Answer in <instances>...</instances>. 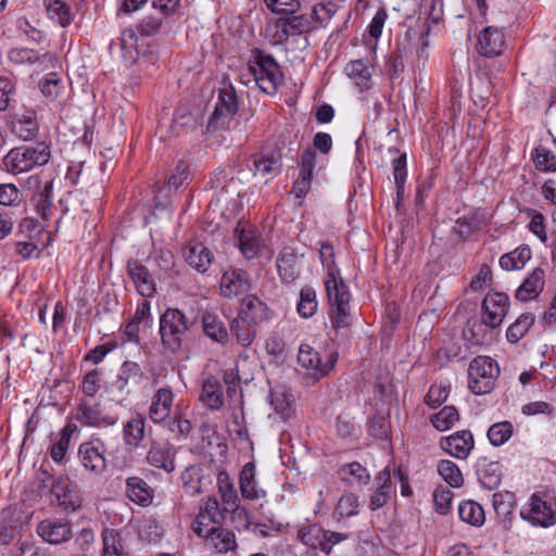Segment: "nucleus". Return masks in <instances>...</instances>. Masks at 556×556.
Here are the masks:
<instances>
[{
	"mask_svg": "<svg viewBox=\"0 0 556 556\" xmlns=\"http://www.w3.org/2000/svg\"><path fill=\"white\" fill-rule=\"evenodd\" d=\"M248 71L260 89L267 94L276 93L283 80L280 66L274 56L260 49L252 50Z\"/></svg>",
	"mask_w": 556,
	"mask_h": 556,
	"instance_id": "obj_4",
	"label": "nucleus"
},
{
	"mask_svg": "<svg viewBox=\"0 0 556 556\" xmlns=\"http://www.w3.org/2000/svg\"><path fill=\"white\" fill-rule=\"evenodd\" d=\"M41 93L50 101H54L62 88L61 80L55 73H49L39 85Z\"/></svg>",
	"mask_w": 556,
	"mask_h": 556,
	"instance_id": "obj_62",
	"label": "nucleus"
},
{
	"mask_svg": "<svg viewBox=\"0 0 556 556\" xmlns=\"http://www.w3.org/2000/svg\"><path fill=\"white\" fill-rule=\"evenodd\" d=\"M102 556H126L121 532L108 528L102 531Z\"/></svg>",
	"mask_w": 556,
	"mask_h": 556,
	"instance_id": "obj_42",
	"label": "nucleus"
},
{
	"mask_svg": "<svg viewBox=\"0 0 556 556\" xmlns=\"http://www.w3.org/2000/svg\"><path fill=\"white\" fill-rule=\"evenodd\" d=\"M174 403V393L170 388H160L151 397L149 418L154 424H161L169 417Z\"/></svg>",
	"mask_w": 556,
	"mask_h": 556,
	"instance_id": "obj_24",
	"label": "nucleus"
},
{
	"mask_svg": "<svg viewBox=\"0 0 556 556\" xmlns=\"http://www.w3.org/2000/svg\"><path fill=\"white\" fill-rule=\"evenodd\" d=\"M514 433V426L510 421L504 420L493 424L488 430V439L494 446L505 444Z\"/></svg>",
	"mask_w": 556,
	"mask_h": 556,
	"instance_id": "obj_57",
	"label": "nucleus"
},
{
	"mask_svg": "<svg viewBox=\"0 0 556 556\" xmlns=\"http://www.w3.org/2000/svg\"><path fill=\"white\" fill-rule=\"evenodd\" d=\"M459 518L472 526H481L484 521V510L473 501H464L458 507Z\"/></svg>",
	"mask_w": 556,
	"mask_h": 556,
	"instance_id": "obj_53",
	"label": "nucleus"
},
{
	"mask_svg": "<svg viewBox=\"0 0 556 556\" xmlns=\"http://www.w3.org/2000/svg\"><path fill=\"white\" fill-rule=\"evenodd\" d=\"M20 531V522L14 519L11 510L0 514V544L9 545Z\"/></svg>",
	"mask_w": 556,
	"mask_h": 556,
	"instance_id": "obj_52",
	"label": "nucleus"
},
{
	"mask_svg": "<svg viewBox=\"0 0 556 556\" xmlns=\"http://www.w3.org/2000/svg\"><path fill=\"white\" fill-rule=\"evenodd\" d=\"M438 472L442 479L452 488H459L464 483V477L458 466L448 459L438 464Z\"/></svg>",
	"mask_w": 556,
	"mask_h": 556,
	"instance_id": "obj_55",
	"label": "nucleus"
},
{
	"mask_svg": "<svg viewBox=\"0 0 556 556\" xmlns=\"http://www.w3.org/2000/svg\"><path fill=\"white\" fill-rule=\"evenodd\" d=\"M531 250L528 245L522 244L514 251L506 253L500 258V266L504 270H519L525 267L531 258Z\"/></svg>",
	"mask_w": 556,
	"mask_h": 556,
	"instance_id": "obj_41",
	"label": "nucleus"
},
{
	"mask_svg": "<svg viewBox=\"0 0 556 556\" xmlns=\"http://www.w3.org/2000/svg\"><path fill=\"white\" fill-rule=\"evenodd\" d=\"M527 214L531 217V220L528 225L529 230L538 237V239L542 243L547 242V232L545 225V217L542 213L536 212L534 210H527Z\"/></svg>",
	"mask_w": 556,
	"mask_h": 556,
	"instance_id": "obj_60",
	"label": "nucleus"
},
{
	"mask_svg": "<svg viewBox=\"0 0 556 556\" xmlns=\"http://www.w3.org/2000/svg\"><path fill=\"white\" fill-rule=\"evenodd\" d=\"M202 327L203 332L210 339L218 343H225L228 341V331L224 323L216 315L205 313L202 316Z\"/></svg>",
	"mask_w": 556,
	"mask_h": 556,
	"instance_id": "obj_43",
	"label": "nucleus"
},
{
	"mask_svg": "<svg viewBox=\"0 0 556 556\" xmlns=\"http://www.w3.org/2000/svg\"><path fill=\"white\" fill-rule=\"evenodd\" d=\"M126 274L132 281L136 291L143 298H152L156 285L149 268L137 258H129L126 264Z\"/></svg>",
	"mask_w": 556,
	"mask_h": 556,
	"instance_id": "obj_14",
	"label": "nucleus"
},
{
	"mask_svg": "<svg viewBox=\"0 0 556 556\" xmlns=\"http://www.w3.org/2000/svg\"><path fill=\"white\" fill-rule=\"evenodd\" d=\"M349 534L343 532L330 531L318 525H308L299 529L298 539L307 547L319 549L325 554H330L333 546L349 539Z\"/></svg>",
	"mask_w": 556,
	"mask_h": 556,
	"instance_id": "obj_6",
	"label": "nucleus"
},
{
	"mask_svg": "<svg viewBox=\"0 0 556 556\" xmlns=\"http://www.w3.org/2000/svg\"><path fill=\"white\" fill-rule=\"evenodd\" d=\"M50 159V147L46 142H38L11 149L3 157V166L8 173L18 175L46 165Z\"/></svg>",
	"mask_w": 556,
	"mask_h": 556,
	"instance_id": "obj_2",
	"label": "nucleus"
},
{
	"mask_svg": "<svg viewBox=\"0 0 556 556\" xmlns=\"http://www.w3.org/2000/svg\"><path fill=\"white\" fill-rule=\"evenodd\" d=\"M533 160L535 167L541 172L556 170V156L551 150L544 147H538L534 150Z\"/></svg>",
	"mask_w": 556,
	"mask_h": 556,
	"instance_id": "obj_59",
	"label": "nucleus"
},
{
	"mask_svg": "<svg viewBox=\"0 0 556 556\" xmlns=\"http://www.w3.org/2000/svg\"><path fill=\"white\" fill-rule=\"evenodd\" d=\"M458 233L467 238L473 232L482 229L488 225L485 213L482 210H477L468 215L459 217L456 222Z\"/></svg>",
	"mask_w": 556,
	"mask_h": 556,
	"instance_id": "obj_39",
	"label": "nucleus"
},
{
	"mask_svg": "<svg viewBox=\"0 0 556 556\" xmlns=\"http://www.w3.org/2000/svg\"><path fill=\"white\" fill-rule=\"evenodd\" d=\"M448 392V386L432 384L425 396V403L430 407L435 408L446 401Z\"/></svg>",
	"mask_w": 556,
	"mask_h": 556,
	"instance_id": "obj_64",
	"label": "nucleus"
},
{
	"mask_svg": "<svg viewBox=\"0 0 556 556\" xmlns=\"http://www.w3.org/2000/svg\"><path fill=\"white\" fill-rule=\"evenodd\" d=\"M277 268L282 280L292 282L300 273L296 255L293 252H283L277 258Z\"/></svg>",
	"mask_w": 556,
	"mask_h": 556,
	"instance_id": "obj_49",
	"label": "nucleus"
},
{
	"mask_svg": "<svg viewBox=\"0 0 556 556\" xmlns=\"http://www.w3.org/2000/svg\"><path fill=\"white\" fill-rule=\"evenodd\" d=\"M236 232L238 233V247L242 255L247 260L256 257L260 250V240L257 233L253 230H239L238 228L236 229Z\"/></svg>",
	"mask_w": 556,
	"mask_h": 556,
	"instance_id": "obj_46",
	"label": "nucleus"
},
{
	"mask_svg": "<svg viewBox=\"0 0 556 556\" xmlns=\"http://www.w3.org/2000/svg\"><path fill=\"white\" fill-rule=\"evenodd\" d=\"M337 356L330 354L326 362H323L319 353L308 344H301L298 353V363L301 367L311 370L312 376L318 380L327 376L334 367Z\"/></svg>",
	"mask_w": 556,
	"mask_h": 556,
	"instance_id": "obj_12",
	"label": "nucleus"
},
{
	"mask_svg": "<svg viewBox=\"0 0 556 556\" xmlns=\"http://www.w3.org/2000/svg\"><path fill=\"white\" fill-rule=\"evenodd\" d=\"M515 496L511 492H496L492 496V505L498 515L506 516L510 514Z\"/></svg>",
	"mask_w": 556,
	"mask_h": 556,
	"instance_id": "obj_63",
	"label": "nucleus"
},
{
	"mask_svg": "<svg viewBox=\"0 0 556 556\" xmlns=\"http://www.w3.org/2000/svg\"><path fill=\"white\" fill-rule=\"evenodd\" d=\"M181 483L185 493L195 496L204 492V473L200 466L192 465L187 467L181 473Z\"/></svg>",
	"mask_w": 556,
	"mask_h": 556,
	"instance_id": "obj_32",
	"label": "nucleus"
},
{
	"mask_svg": "<svg viewBox=\"0 0 556 556\" xmlns=\"http://www.w3.org/2000/svg\"><path fill=\"white\" fill-rule=\"evenodd\" d=\"M49 16L62 27L68 26L73 21L71 8L62 0H45Z\"/></svg>",
	"mask_w": 556,
	"mask_h": 556,
	"instance_id": "obj_50",
	"label": "nucleus"
},
{
	"mask_svg": "<svg viewBox=\"0 0 556 556\" xmlns=\"http://www.w3.org/2000/svg\"><path fill=\"white\" fill-rule=\"evenodd\" d=\"M185 258L190 266L204 273L212 263V253L203 243L197 242L187 248Z\"/></svg>",
	"mask_w": 556,
	"mask_h": 556,
	"instance_id": "obj_30",
	"label": "nucleus"
},
{
	"mask_svg": "<svg viewBox=\"0 0 556 556\" xmlns=\"http://www.w3.org/2000/svg\"><path fill=\"white\" fill-rule=\"evenodd\" d=\"M253 174L265 180L278 176L282 167V155L280 150H262L252 155Z\"/></svg>",
	"mask_w": 556,
	"mask_h": 556,
	"instance_id": "obj_15",
	"label": "nucleus"
},
{
	"mask_svg": "<svg viewBox=\"0 0 556 556\" xmlns=\"http://www.w3.org/2000/svg\"><path fill=\"white\" fill-rule=\"evenodd\" d=\"M144 377V372L138 363L125 361L121 366L116 387L119 391H124L129 384H140Z\"/></svg>",
	"mask_w": 556,
	"mask_h": 556,
	"instance_id": "obj_35",
	"label": "nucleus"
},
{
	"mask_svg": "<svg viewBox=\"0 0 556 556\" xmlns=\"http://www.w3.org/2000/svg\"><path fill=\"white\" fill-rule=\"evenodd\" d=\"M146 433V419L142 415L132 416L123 427V438L127 446L138 447Z\"/></svg>",
	"mask_w": 556,
	"mask_h": 556,
	"instance_id": "obj_31",
	"label": "nucleus"
},
{
	"mask_svg": "<svg viewBox=\"0 0 556 556\" xmlns=\"http://www.w3.org/2000/svg\"><path fill=\"white\" fill-rule=\"evenodd\" d=\"M238 112L237 96L232 87L219 91L213 115L208 122V129L228 128L232 117Z\"/></svg>",
	"mask_w": 556,
	"mask_h": 556,
	"instance_id": "obj_10",
	"label": "nucleus"
},
{
	"mask_svg": "<svg viewBox=\"0 0 556 556\" xmlns=\"http://www.w3.org/2000/svg\"><path fill=\"white\" fill-rule=\"evenodd\" d=\"M230 332L239 344L249 346L256 337V326L238 314L231 321Z\"/></svg>",
	"mask_w": 556,
	"mask_h": 556,
	"instance_id": "obj_40",
	"label": "nucleus"
},
{
	"mask_svg": "<svg viewBox=\"0 0 556 556\" xmlns=\"http://www.w3.org/2000/svg\"><path fill=\"white\" fill-rule=\"evenodd\" d=\"M251 291V280L248 271L243 269L226 270L220 279V292L225 298L238 299L249 295Z\"/></svg>",
	"mask_w": 556,
	"mask_h": 556,
	"instance_id": "obj_13",
	"label": "nucleus"
},
{
	"mask_svg": "<svg viewBox=\"0 0 556 556\" xmlns=\"http://www.w3.org/2000/svg\"><path fill=\"white\" fill-rule=\"evenodd\" d=\"M534 323L531 313L521 314L507 329L506 338L510 343H517L528 332Z\"/></svg>",
	"mask_w": 556,
	"mask_h": 556,
	"instance_id": "obj_54",
	"label": "nucleus"
},
{
	"mask_svg": "<svg viewBox=\"0 0 556 556\" xmlns=\"http://www.w3.org/2000/svg\"><path fill=\"white\" fill-rule=\"evenodd\" d=\"M147 462L151 466L163 469L166 472L175 470V453L170 448L157 444L151 445L147 454Z\"/></svg>",
	"mask_w": 556,
	"mask_h": 556,
	"instance_id": "obj_34",
	"label": "nucleus"
},
{
	"mask_svg": "<svg viewBox=\"0 0 556 556\" xmlns=\"http://www.w3.org/2000/svg\"><path fill=\"white\" fill-rule=\"evenodd\" d=\"M126 495L135 504L147 507L153 501V489L140 477L126 480Z\"/></svg>",
	"mask_w": 556,
	"mask_h": 556,
	"instance_id": "obj_29",
	"label": "nucleus"
},
{
	"mask_svg": "<svg viewBox=\"0 0 556 556\" xmlns=\"http://www.w3.org/2000/svg\"><path fill=\"white\" fill-rule=\"evenodd\" d=\"M138 38L136 31L132 28H126L121 33L117 41L111 43V49L117 46L122 51L124 60L128 64H134L138 56Z\"/></svg>",
	"mask_w": 556,
	"mask_h": 556,
	"instance_id": "obj_38",
	"label": "nucleus"
},
{
	"mask_svg": "<svg viewBox=\"0 0 556 556\" xmlns=\"http://www.w3.org/2000/svg\"><path fill=\"white\" fill-rule=\"evenodd\" d=\"M500 368L489 356H477L468 367V387L472 393L481 395L489 393L493 387Z\"/></svg>",
	"mask_w": 556,
	"mask_h": 556,
	"instance_id": "obj_5",
	"label": "nucleus"
},
{
	"mask_svg": "<svg viewBox=\"0 0 556 556\" xmlns=\"http://www.w3.org/2000/svg\"><path fill=\"white\" fill-rule=\"evenodd\" d=\"M78 457L85 469L92 473L99 475L106 468V460L100 441H90L80 444Z\"/></svg>",
	"mask_w": 556,
	"mask_h": 556,
	"instance_id": "obj_18",
	"label": "nucleus"
},
{
	"mask_svg": "<svg viewBox=\"0 0 556 556\" xmlns=\"http://www.w3.org/2000/svg\"><path fill=\"white\" fill-rule=\"evenodd\" d=\"M238 314L256 327L271 317V311L267 304L254 294H249L241 299Z\"/></svg>",
	"mask_w": 556,
	"mask_h": 556,
	"instance_id": "obj_20",
	"label": "nucleus"
},
{
	"mask_svg": "<svg viewBox=\"0 0 556 556\" xmlns=\"http://www.w3.org/2000/svg\"><path fill=\"white\" fill-rule=\"evenodd\" d=\"M194 320L178 308H167L160 317V334L163 346L176 353L181 350Z\"/></svg>",
	"mask_w": 556,
	"mask_h": 556,
	"instance_id": "obj_3",
	"label": "nucleus"
},
{
	"mask_svg": "<svg viewBox=\"0 0 556 556\" xmlns=\"http://www.w3.org/2000/svg\"><path fill=\"white\" fill-rule=\"evenodd\" d=\"M376 481H378L379 485L370 496L369 508L371 510L381 508L389 500L391 490L390 471L384 469L379 472V475L376 477Z\"/></svg>",
	"mask_w": 556,
	"mask_h": 556,
	"instance_id": "obj_44",
	"label": "nucleus"
},
{
	"mask_svg": "<svg viewBox=\"0 0 556 556\" xmlns=\"http://www.w3.org/2000/svg\"><path fill=\"white\" fill-rule=\"evenodd\" d=\"M348 75L362 89L371 88V73L363 60L351 61L346 66Z\"/></svg>",
	"mask_w": 556,
	"mask_h": 556,
	"instance_id": "obj_45",
	"label": "nucleus"
},
{
	"mask_svg": "<svg viewBox=\"0 0 556 556\" xmlns=\"http://www.w3.org/2000/svg\"><path fill=\"white\" fill-rule=\"evenodd\" d=\"M482 325L495 329L500 327L509 309V298L503 292H488L482 301Z\"/></svg>",
	"mask_w": 556,
	"mask_h": 556,
	"instance_id": "obj_9",
	"label": "nucleus"
},
{
	"mask_svg": "<svg viewBox=\"0 0 556 556\" xmlns=\"http://www.w3.org/2000/svg\"><path fill=\"white\" fill-rule=\"evenodd\" d=\"M220 508L216 497H207L200 505L199 513L192 522V530L197 535H205L213 528L223 526L226 520V511Z\"/></svg>",
	"mask_w": 556,
	"mask_h": 556,
	"instance_id": "obj_7",
	"label": "nucleus"
},
{
	"mask_svg": "<svg viewBox=\"0 0 556 556\" xmlns=\"http://www.w3.org/2000/svg\"><path fill=\"white\" fill-rule=\"evenodd\" d=\"M317 294L313 287L304 286L300 291V301L296 305L299 315L303 318H309L317 312Z\"/></svg>",
	"mask_w": 556,
	"mask_h": 556,
	"instance_id": "obj_48",
	"label": "nucleus"
},
{
	"mask_svg": "<svg viewBox=\"0 0 556 556\" xmlns=\"http://www.w3.org/2000/svg\"><path fill=\"white\" fill-rule=\"evenodd\" d=\"M340 479L349 485H366L370 481L368 470L358 462L343 465L339 471Z\"/></svg>",
	"mask_w": 556,
	"mask_h": 556,
	"instance_id": "obj_36",
	"label": "nucleus"
},
{
	"mask_svg": "<svg viewBox=\"0 0 556 556\" xmlns=\"http://www.w3.org/2000/svg\"><path fill=\"white\" fill-rule=\"evenodd\" d=\"M328 303L330 305V323L334 330L349 327L351 324V293L340 271L326 274L324 280Z\"/></svg>",
	"mask_w": 556,
	"mask_h": 556,
	"instance_id": "obj_1",
	"label": "nucleus"
},
{
	"mask_svg": "<svg viewBox=\"0 0 556 556\" xmlns=\"http://www.w3.org/2000/svg\"><path fill=\"white\" fill-rule=\"evenodd\" d=\"M275 26L281 34V40L309 33L314 28L312 17L307 14L285 15L276 20Z\"/></svg>",
	"mask_w": 556,
	"mask_h": 556,
	"instance_id": "obj_19",
	"label": "nucleus"
},
{
	"mask_svg": "<svg viewBox=\"0 0 556 556\" xmlns=\"http://www.w3.org/2000/svg\"><path fill=\"white\" fill-rule=\"evenodd\" d=\"M240 492L243 498L253 501L265 497L266 492L257 486L255 480V465L253 463H247L239 477Z\"/></svg>",
	"mask_w": 556,
	"mask_h": 556,
	"instance_id": "obj_28",
	"label": "nucleus"
},
{
	"mask_svg": "<svg viewBox=\"0 0 556 556\" xmlns=\"http://www.w3.org/2000/svg\"><path fill=\"white\" fill-rule=\"evenodd\" d=\"M8 58L11 63L16 65L35 64L46 60L51 61L52 54L45 53L40 55L37 51L27 48H13L9 51Z\"/></svg>",
	"mask_w": 556,
	"mask_h": 556,
	"instance_id": "obj_47",
	"label": "nucleus"
},
{
	"mask_svg": "<svg viewBox=\"0 0 556 556\" xmlns=\"http://www.w3.org/2000/svg\"><path fill=\"white\" fill-rule=\"evenodd\" d=\"M37 534L49 544H61L72 538V525L62 518H47L37 526Z\"/></svg>",
	"mask_w": 556,
	"mask_h": 556,
	"instance_id": "obj_16",
	"label": "nucleus"
},
{
	"mask_svg": "<svg viewBox=\"0 0 556 556\" xmlns=\"http://www.w3.org/2000/svg\"><path fill=\"white\" fill-rule=\"evenodd\" d=\"M76 419L85 426L108 427L116 422V417L102 415L100 404L81 400L77 406Z\"/></svg>",
	"mask_w": 556,
	"mask_h": 556,
	"instance_id": "obj_21",
	"label": "nucleus"
},
{
	"mask_svg": "<svg viewBox=\"0 0 556 556\" xmlns=\"http://www.w3.org/2000/svg\"><path fill=\"white\" fill-rule=\"evenodd\" d=\"M199 401L211 410H219L224 406L223 386L216 377L211 376L203 381Z\"/></svg>",
	"mask_w": 556,
	"mask_h": 556,
	"instance_id": "obj_27",
	"label": "nucleus"
},
{
	"mask_svg": "<svg viewBox=\"0 0 556 556\" xmlns=\"http://www.w3.org/2000/svg\"><path fill=\"white\" fill-rule=\"evenodd\" d=\"M545 285V273L536 267L527 275L520 287L516 290V299L522 302L534 300L543 291Z\"/></svg>",
	"mask_w": 556,
	"mask_h": 556,
	"instance_id": "obj_26",
	"label": "nucleus"
},
{
	"mask_svg": "<svg viewBox=\"0 0 556 556\" xmlns=\"http://www.w3.org/2000/svg\"><path fill=\"white\" fill-rule=\"evenodd\" d=\"M316 164V153L312 149H305L301 155V169L298 179L293 182L292 192L296 198L307 194L313 179V170Z\"/></svg>",
	"mask_w": 556,
	"mask_h": 556,
	"instance_id": "obj_22",
	"label": "nucleus"
},
{
	"mask_svg": "<svg viewBox=\"0 0 556 556\" xmlns=\"http://www.w3.org/2000/svg\"><path fill=\"white\" fill-rule=\"evenodd\" d=\"M358 497L353 493H345L339 498L333 516L338 520L355 516L358 514Z\"/></svg>",
	"mask_w": 556,
	"mask_h": 556,
	"instance_id": "obj_58",
	"label": "nucleus"
},
{
	"mask_svg": "<svg viewBox=\"0 0 556 556\" xmlns=\"http://www.w3.org/2000/svg\"><path fill=\"white\" fill-rule=\"evenodd\" d=\"M478 477L480 483L489 490L496 489L502 482V466L498 462H486L483 459L478 465Z\"/></svg>",
	"mask_w": 556,
	"mask_h": 556,
	"instance_id": "obj_33",
	"label": "nucleus"
},
{
	"mask_svg": "<svg viewBox=\"0 0 556 556\" xmlns=\"http://www.w3.org/2000/svg\"><path fill=\"white\" fill-rule=\"evenodd\" d=\"M473 445V435L469 430L457 431L440 441V447L458 459H466Z\"/></svg>",
	"mask_w": 556,
	"mask_h": 556,
	"instance_id": "obj_17",
	"label": "nucleus"
},
{
	"mask_svg": "<svg viewBox=\"0 0 556 556\" xmlns=\"http://www.w3.org/2000/svg\"><path fill=\"white\" fill-rule=\"evenodd\" d=\"M14 131L24 141L36 139L39 132V123L36 112L31 109H26L17 119Z\"/></svg>",
	"mask_w": 556,
	"mask_h": 556,
	"instance_id": "obj_37",
	"label": "nucleus"
},
{
	"mask_svg": "<svg viewBox=\"0 0 556 556\" xmlns=\"http://www.w3.org/2000/svg\"><path fill=\"white\" fill-rule=\"evenodd\" d=\"M205 540L206 545L217 554H226L237 548V540L232 530L223 526L213 528L205 535H198Z\"/></svg>",
	"mask_w": 556,
	"mask_h": 556,
	"instance_id": "obj_25",
	"label": "nucleus"
},
{
	"mask_svg": "<svg viewBox=\"0 0 556 556\" xmlns=\"http://www.w3.org/2000/svg\"><path fill=\"white\" fill-rule=\"evenodd\" d=\"M51 503L64 513H73L81 506V497L76 485L67 477L53 479L51 488Z\"/></svg>",
	"mask_w": 556,
	"mask_h": 556,
	"instance_id": "obj_8",
	"label": "nucleus"
},
{
	"mask_svg": "<svg viewBox=\"0 0 556 556\" xmlns=\"http://www.w3.org/2000/svg\"><path fill=\"white\" fill-rule=\"evenodd\" d=\"M458 420L459 414L454 406H444L440 412L431 416V424L439 431L451 429Z\"/></svg>",
	"mask_w": 556,
	"mask_h": 556,
	"instance_id": "obj_56",
	"label": "nucleus"
},
{
	"mask_svg": "<svg viewBox=\"0 0 556 556\" xmlns=\"http://www.w3.org/2000/svg\"><path fill=\"white\" fill-rule=\"evenodd\" d=\"M520 516L535 527L548 528L556 523V514L552 505L539 494L530 497L528 508L522 509Z\"/></svg>",
	"mask_w": 556,
	"mask_h": 556,
	"instance_id": "obj_11",
	"label": "nucleus"
},
{
	"mask_svg": "<svg viewBox=\"0 0 556 556\" xmlns=\"http://www.w3.org/2000/svg\"><path fill=\"white\" fill-rule=\"evenodd\" d=\"M504 45L505 36L501 28L488 26L478 36V51L484 56L491 58L500 55Z\"/></svg>",
	"mask_w": 556,
	"mask_h": 556,
	"instance_id": "obj_23",
	"label": "nucleus"
},
{
	"mask_svg": "<svg viewBox=\"0 0 556 556\" xmlns=\"http://www.w3.org/2000/svg\"><path fill=\"white\" fill-rule=\"evenodd\" d=\"M218 491L225 509L233 511L237 510L239 507V497L233 484L229 481L226 473H220L218 476Z\"/></svg>",
	"mask_w": 556,
	"mask_h": 556,
	"instance_id": "obj_51",
	"label": "nucleus"
},
{
	"mask_svg": "<svg viewBox=\"0 0 556 556\" xmlns=\"http://www.w3.org/2000/svg\"><path fill=\"white\" fill-rule=\"evenodd\" d=\"M264 2L273 13L280 15L295 14L301 8L299 0H264Z\"/></svg>",
	"mask_w": 556,
	"mask_h": 556,
	"instance_id": "obj_61",
	"label": "nucleus"
}]
</instances>
